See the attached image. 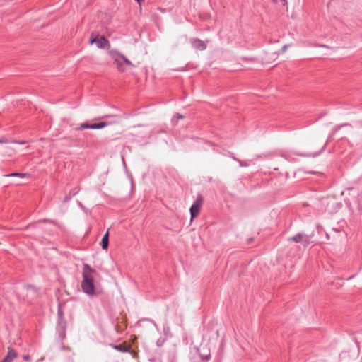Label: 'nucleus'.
I'll return each instance as SVG.
<instances>
[{
  "instance_id": "f257e3e1",
  "label": "nucleus",
  "mask_w": 362,
  "mask_h": 362,
  "mask_svg": "<svg viewBox=\"0 0 362 362\" xmlns=\"http://www.w3.org/2000/svg\"><path fill=\"white\" fill-rule=\"evenodd\" d=\"M95 274V270L93 269L88 264H83L81 288L83 291L89 296L95 293L93 276Z\"/></svg>"
},
{
  "instance_id": "f03ea898",
  "label": "nucleus",
  "mask_w": 362,
  "mask_h": 362,
  "mask_svg": "<svg viewBox=\"0 0 362 362\" xmlns=\"http://www.w3.org/2000/svg\"><path fill=\"white\" fill-rule=\"evenodd\" d=\"M98 37H99L98 35L94 37V34L92 33L90 38V44L95 43L97 47L100 49H104L109 46V42L104 36H100L99 38Z\"/></svg>"
},
{
  "instance_id": "7ed1b4c3",
  "label": "nucleus",
  "mask_w": 362,
  "mask_h": 362,
  "mask_svg": "<svg viewBox=\"0 0 362 362\" xmlns=\"http://www.w3.org/2000/svg\"><path fill=\"white\" fill-rule=\"evenodd\" d=\"M288 241H293L295 243H300L304 245V246H306L310 243V238L308 235L303 234V233H298L296 235L288 239Z\"/></svg>"
},
{
  "instance_id": "20e7f679",
  "label": "nucleus",
  "mask_w": 362,
  "mask_h": 362,
  "mask_svg": "<svg viewBox=\"0 0 362 362\" xmlns=\"http://www.w3.org/2000/svg\"><path fill=\"white\" fill-rule=\"evenodd\" d=\"M66 321L64 318L58 319L57 330L59 337L64 339L66 337Z\"/></svg>"
},
{
  "instance_id": "39448f33",
  "label": "nucleus",
  "mask_w": 362,
  "mask_h": 362,
  "mask_svg": "<svg viewBox=\"0 0 362 362\" xmlns=\"http://www.w3.org/2000/svg\"><path fill=\"white\" fill-rule=\"evenodd\" d=\"M202 202V198H199L197 199L196 202L192 205L190 208L191 220L196 218L199 214Z\"/></svg>"
},
{
  "instance_id": "423d86ee",
  "label": "nucleus",
  "mask_w": 362,
  "mask_h": 362,
  "mask_svg": "<svg viewBox=\"0 0 362 362\" xmlns=\"http://www.w3.org/2000/svg\"><path fill=\"white\" fill-rule=\"evenodd\" d=\"M107 126V123L105 122H102L100 123H95L92 124H89L88 123H82L80 125V127L76 128L77 130L83 129H102Z\"/></svg>"
},
{
  "instance_id": "0eeeda50",
  "label": "nucleus",
  "mask_w": 362,
  "mask_h": 362,
  "mask_svg": "<svg viewBox=\"0 0 362 362\" xmlns=\"http://www.w3.org/2000/svg\"><path fill=\"white\" fill-rule=\"evenodd\" d=\"M110 346H112L114 349L120 351V352H129L132 346L130 344H128L126 342H124L120 344H111Z\"/></svg>"
},
{
  "instance_id": "6e6552de",
  "label": "nucleus",
  "mask_w": 362,
  "mask_h": 362,
  "mask_svg": "<svg viewBox=\"0 0 362 362\" xmlns=\"http://www.w3.org/2000/svg\"><path fill=\"white\" fill-rule=\"evenodd\" d=\"M120 56L119 53L115 54L113 55V59L115 63L117 65V68L119 71L124 72L125 71V67L124 64V62L119 57Z\"/></svg>"
},
{
  "instance_id": "1a4fd4ad",
  "label": "nucleus",
  "mask_w": 362,
  "mask_h": 362,
  "mask_svg": "<svg viewBox=\"0 0 362 362\" xmlns=\"http://www.w3.org/2000/svg\"><path fill=\"white\" fill-rule=\"evenodd\" d=\"M191 43L193 47L199 50H204L206 48V43L199 39H192Z\"/></svg>"
},
{
  "instance_id": "9d476101",
  "label": "nucleus",
  "mask_w": 362,
  "mask_h": 362,
  "mask_svg": "<svg viewBox=\"0 0 362 362\" xmlns=\"http://www.w3.org/2000/svg\"><path fill=\"white\" fill-rule=\"evenodd\" d=\"M16 352L9 349L7 355L2 359L1 362H12L15 358H16Z\"/></svg>"
},
{
  "instance_id": "9b49d317",
  "label": "nucleus",
  "mask_w": 362,
  "mask_h": 362,
  "mask_svg": "<svg viewBox=\"0 0 362 362\" xmlns=\"http://www.w3.org/2000/svg\"><path fill=\"white\" fill-rule=\"evenodd\" d=\"M109 245V232L107 231L103 236L101 241V247L103 250H107Z\"/></svg>"
},
{
  "instance_id": "f8f14e48",
  "label": "nucleus",
  "mask_w": 362,
  "mask_h": 362,
  "mask_svg": "<svg viewBox=\"0 0 362 362\" xmlns=\"http://www.w3.org/2000/svg\"><path fill=\"white\" fill-rule=\"evenodd\" d=\"M15 153V149L11 147H6L4 150V156H12Z\"/></svg>"
},
{
  "instance_id": "ddd939ff",
  "label": "nucleus",
  "mask_w": 362,
  "mask_h": 362,
  "mask_svg": "<svg viewBox=\"0 0 362 362\" xmlns=\"http://www.w3.org/2000/svg\"><path fill=\"white\" fill-rule=\"evenodd\" d=\"M119 57L124 62V64L127 66H133L132 62L124 55L120 54V56H119Z\"/></svg>"
},
{
  "instance_id": "4468645a",
  "label": "nucleus",
  "mask_w": 362,
  "mask_h": 362,
  "mask_svg": "<svg viewBox=\"0 0 362 362\" xmlns=\"http://www.w3.org/2000/svg\"><path fill=\"white\" fill-rule=\"evenodd\" d=\"M8 177H24L26 176L25 173H13L9 175H7Z\"/></svg>"
},
{
  "instance_id": "2eb2a0df",
  "label": "nucleus",
  "mask_w": 362,
  "mask_h": 362,
  "mask_svg": "<svg viewBox=\"0 0 362 362\" xmlns=\"http://www.w3.org/2000/svg\"><path fill=\"white\" fill-rule=\"evenodd\" d=\"M58 318L59 319L64 318L63 312L60 308L58 309Z\"/></svg>"
},
{
  "instance_id": "dca6fc26",
  "label": "nucleus",
  "mask_w": 362,
  "mask_h": 362,
  "mask_svg": "<svg viewBox=\"0 0 362 362\" xmlns=\"http://www.w3.org/2000/svg\"><path fill=\"white\" fill-rule=\"evenodd\" d=\"M129 352L131 353V354H132V357H133L134 358H138V354H137L136 352L133 351H132L131 349H130V351H129Z\"/></svg>"
},
{
  "instance_id": "f3484780",
  "label": "nucleus",
  "mask_w": 362,
  "mask_h": 362,
  "mask_svg": "<svg viewBox=\"0 0 362 362\" xmlns=\"http://www.w3.org/2000/svg\"><path fill=\"white\" fill-rule=\"evenodd\" d=\"M175 117L177 118V119H182L184 118V116L181 114H179V113H177L175 115Z\"/></svg>"
},
{
  "instance_id": "a211bd4d",
  "label": "nucleus",
  "mask_w": 362,
  "mask_h": 362,
  "mask_svg": "<svg viewBox=\"0 0 362 362\" xmlns=\"http://www.w3.org/2000/svg\"><path fill=\"white\" fill-rule=\"evenodd\" d=\"M11 142L17 143V144H25L26 143V141H12Z\"/></svg>"
},
{
  "instance_id": "6ab92c4d",
  "label": "nucleus",
  "mask_w": 362,
  "mask_h": 362,
  "mask_svg": "<svg viewBox=\"0 0 362 362\" xmlns=\"http://www.w3.org/2000/svg\"><path fill=\"white\" fill-rule=\"evenodd\" d=\"M204 359H205L206 361H208L210 358V354H206L204 357L202 356Z\"/></svg>"
},
{
  "instance_id": "aec40b11",
  "label": "nucleus",
  "mask_w": 362,
  "mask_h": 362,
  "mask_svg": "<svg viewBox=\"0 0 362 362\" xmlns=\"http://www.w3.org/2000/svg\"><path fill=\"white\" fill-rule=\"evenodd\" d=\"M10 141L7 139H0V143H8Z\"/></svg>"
},
{
  "instance_id": "412c9836",
  "label": "nucleus",
  "mask_w": 362,
  "mask_h": 362,
  "mask_svg": "<svg viewBox=\"0 0 362 362\" xmlns=\"http://www.w3.org/2000/svg\"><path fill=\"white\" fill-rule=\"evenodd\" d=\"M23 358H24L25 360H26V361H29V360H30V356H28V355L24 356H23Z\"/></svg>"
},
{
  "instance_id": "4be33fe9",
  "label": "nucleus",
  "mask_w": 362,
  "mask_h": 362,
  "mask_svg": "<svg viewBox=\"0 0 362 362\" xmlns=\"http://www.w3.org/2000/svg\"><path fill=\"white\" fill-rule=\"evenodd\" d=\"M348 125H349L348 124H344L341 125V127H344V126H348ZM340 127H341V126H340V127H337V128L334 130V132H337V131L338 130V129H339Z\"/></svg>"
},
{
  "instance_id": "5701e85b",
  "label": "nucleus",
  "mask_w": 362,
  "mask_h": 362,
  "mask_svg": "<svg viewBox=\"0 0 362 362\" xmlns=\"http://www.w3.org/2000/svg\"><path fill=\"white\" fill-rule=\"evenodd\" d=\"M139 4H141V1H144V0H136Z\"/></svg>"
},
{
  "instance_id": "b1692460",
  "label": "nucleus",
  "mask_w": 362,
  "mask_h": 362,
  "mask_svg": "<svg viewBox=\"0 0 362 362\" xmlns=\"http://www.w3.org/2000/svg\"><path fill=\"white\" fill-rule=\"evenodd\" d=\"M43 221H44V222H51V223H52V222H53V221H49V220H44Z\"/></svg>"
},
{
  "instance_id": "393cba45",
  "label": "nucleus",
  "mask_w": 362,
  "mask_h": 362,
  "mask_svg": "<svg viewBox=\"0 0 362 362\" xmlns=\"http://www.w3.org/2000/svg\"><path fill=\"white\" fill-rule=\"evenodd\" d=\"M287 45L284 46V50L286 49Z\"/></svg>"
},
{
  "instance_id": "a878e982",
  "label": "nucleus",
  "mask_w": 362,
  "mask_h": 362,
  "mask_svg": "<svg viewBox=\"0 0 362 362\" xmlns=\"http://www.w3.org/2000/svg\"><path fill=\"white\" fill-rule=\"evenodd\" d=\"M252 239H249V240H248V242H249V243H250V242H252Z\"/></svg>"
}]
</instances>
